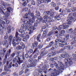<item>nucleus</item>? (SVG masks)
<instances>
[{
    "label": "nucleus",
    "instance_id": "nucleus-41",
    "mask_svg": "<svg viewBox=\"0 0 76 76\" xmlns=\"http://www.w3.org/2000/svg\"><path fill=\"white\" fill-rule=\"evenodd\" d=\"M24 22L25 23L24 24H26V25H27V24L28 25H29V24L30 23V21H28V20H25Z\"/></svg>",
    "mask_w": 76,
    "mask_h": 76
},
{
    "label": "nucleus",
    "instance_id": "nucleus-12",
    "mask_svg": "<svg viewBox=\"0 0 76 76\" xmlns=\"http://www.w3.org/2000/svg\"><path fill=\"white\" fill-rule=\"evenodd\" d=\"M28 15H30V16L31 17H33V16H34V13H31V10H30V9H29L28 10V14L26 13L25 14V15L23 17V18H24V19H25V18L27 19V18H28Z\"/></svg>",
    "mask_w": 76,
    "mask_h": 76
},
{
    "label": "nucleus",
    "instance_id": "nucleus-37",
    "mask_svg": "<svg viewBox=\"0 0 76 76\" xmlns=\"http://www.w3.org/2000/svg\"><path fill=\"white\" fill-rule=\"evenodd\" d=\"M25 34V33L24 31H23L21 33V35L20 36H20L21 37L23 38L25 37V36H24Z\"/></svg>",
    "mask_w": 76,
    "mask_h": 76
},
{
    "label": "nucleus",
    "instance_id": "nucleus-17",
    "mask_svg": "<svg viewBox=\"0 0 76 76\" xmlns=\"http://www.w3.org/2000/svg\"><path fill=\"white\" fill-rule=\"evenodd\" d=\"M58 41H61V40H60V39L55 40V43L54 44V45H52V47H53L55 49L58 47V45L57 44H58Z\"/></svg>",
    "mask_w": 76,
    "mask_h": 76
},
{
    "label": "nucleus",
    "instance_id": "nucleus-29",
    "mask_svg": "<svg viewBox=\"0 0 76 76\" xmlns=\"http://www.w3.org/2000/svg\"><path fill=\"white\" fill-rule=\"evenodd\" d=\"M2 52L3 53V54H5L7 51V49L5 48H3L1 50Z\"/></svg>",
    "mask_w": 76,
    "mask_h": 76
},
{
    "label": "nucleus",
    "instance_id": "nucleus-26",
    "mask_svg": "<svg viewBox=\"0 0 76 76\" xmlns=\"http://www.w3.org/2000/svg\"><path fill=\"white\" fill-rule=\"evenodd\" d=\"M50 11H45L44 12L43 14V15L45 16H48L50 13Z\"/></svg>",
    "mask_w": 76,
    "mask_h": 76
},
{
    "label": "nucleus",
    "instance_id": "nucleus-16",
    "mask_svg": "<svg viewBox=\"0 0 76 76\" xmlns=\"http://www.w3.org/2000/svg\"><path fill=\"white\" fill-rule=\"evenodd\" d=\"M0 12L1 13H2L4 14V15H5V17H7V18L8 16H10V13H9V12L7 11L5 13L3 12V10L1 8H0Z\"/></svg>",
    "mask_w": 76,
    "mask_h": 76
},
{
    "label": "nucleus",
    "instance_id": "nucleus-23",
    "mask_svg": "<svg viewBox=\"0 0 76 76\" xmlns=\"http://www.w3.org/2000/svg\"><path fill=\"white\" fill-rule=\"evenodd\" d=\"M60 15H58L54 17L55 20H60L61 19V18H60Z\"/></svg>",
    "mask_w": 76,
    "mask_h": 76
},
{
    "label": "nucleus",
    "instance_id": "nucleus-4",
    "mask_svg": "<svg viewBox=\"0 0 76 76\" xmlns=\"http://www.w3.org/2000/svg\"><path fill=\"white\" fill-rule=\"evenodd\" d=\"M69 35L67 34L66 36V38L62 39V42L60 44V47H62L65 45H67V43H66L64 42H67V40L69 39Z\"/></svg>",
    "mask_w": 76,
    "mask_h": 76
},
{
    "label": "nucleus",
    "instance_id": "nucleus-27",
    "mask_svg": "<svg viewBox=\"0 0 76 76\" xmlns=\"http://www.w3.org/2000/svg\"><path fill=\"white\" fill-rule=\"evenodd\" d=\"M63 70H64V68L63 67H61L58 70V72H59V75L60 74V73H61L63 72Z\"/></svg>",
    "mask_w": 76,
    "mask_h": 76
},
{
    "label": "nucleus",
    "instance_id": "nucleus-38",
    "mask_svg": "<svg viewBox=\"0 0 76 76\" xmlns=\"http://www.w3.org/2000/svg\"><path fill=\"white\" fill-rule=\"evenodd\" d=\"M41 33H40L37 36V37L36 38L37 41H39V39H40V38L41 37Z\"/></svg>",
    "mask_w": 76,
    "mask_h": 76
},
{
    "label": "nucleus",
    "instance_id": "nucleus-57",
    "mask_svg": "<svg viewBox=\"0 0 76 76\" xmlns=\"http://www.w3.org/2000/svg\"><path fill=\"white\" fill-rule=\"evenodd\" d=\"M50 66L51 68H53V67H54L55 66V65H54V64H50Z\"/></svg>",
    "mask_w": 76,
    "mask_h": 76
},
{
    "label": "nucleus",
    "instance_id": "nucleus-13",
    "mask_svg": "<svg viewBox=\"0 0 76 76\" xmlns=\"http://www.w3.org/2000/svg\"><path fill=\"white\" fill-rule=\"evenodd\" d=\"M59 12H61L60 14V15H62V16H64V15H66V13H67V11H66L64 9H63L61 8L59 9Z\"/></svg>",
    "mask_w": 76,
    "mask_h": 76
},
{
    "label": "nucleus",
    "instance_id": "nucleus-19",
    "mask_svg": "<svg viewBox=\"0 0 76 76\" xmlns=\"http://www.w3.org/2000/svg\"><path fill=\"white\" fill-rule=\"evenodd\" d=\"M21 27L23 28V31H25L26 30V29H28V24H23L21 26Z\"/></svg>",
    "mask_w": 76,
    "mask_h": 76
},
{
    "label": "nucleus",
    "instance_id": "nucleus-54",
    "mask_svg": "<svg viewBox=\"0 0 76 76\" xmlns=\"http://www.w3.org/2000/svg\"><path fill=\"white\" fill-rule=\"evenodd\" d=\"M24 72V71L23 70H22V71H21L19 73V75H22L23 74V73Z\"/></svg>",
    "mask_w": 76,
    "mask_h": 76
},
{
    "label": "nucleus",
    "instance_id": "nucleus-9",
    "mask_svg": "<svg viewBox=\"0 0 76 76\" xmlns=\"http://www.w3.org/2000/svg\"><path fill=\"white\" fill-rule=\"evenodd\" d=\"M64 49L62 48L60 50H54L52 51L53 56H55L57 53H62L64 51Z\"/></svg>",
    "mask_w": 76,
    "mask_h": 76
},
{
    "label": "nucleus",
    "instance_id": "nucleus-28",
    "mask_svg": "<svg viewBox=\"0 0 76 76\" xmlns=\"http://www.w3.org/2000/svg\"><path fill=\"white\" fill-rule=\"evenodd\" d=\"M69 25H66V24L64 23L63 25V29H66L67 28H69Z\"/></svg>",
    "mask_w": 76,
    "mask_h": 76
},
{
    "label": "nucleus",
    "instance_id": "nucleus-50",
    "mask_svg": "<svg viewBox=\"0 0 76 76\" xmlns=\"http://www.w3.org/2000/svg\"><path fill=\"white\" fill-rule=\"evenodd\" d=\"M47 32H48V31H47V30H45V31H43L44 35H46V34H47Z\"/></svg>",
    "mask_w": 76,
    "mask_h": 76
},
{
    "label": "nucleus",
    "instance_id": "nucleus-1",
    "mask_svg": "<svg viewBox=\"0 0 76 76\" xmlns=\"http://www.w3.org/2000/svg\"><path fill=\"white\" fill-rule=\"evenodd\" d=\"M62 28H63V26L62 25H60L57 28L56 26H54L52 30L48 34V37H50L53 34H58V30L60 31L62 29Z\"/></svg>",
    "mask_w": 76,
    "mask_h": 76
},
{
    "label": "nucleus",
    "instance_id": "nucleus-58",
    "mask_svg": "<svg viewBox=\"0 0 76 76\" xmlns=\"http://www.w3.org/2000/svg\"><path fill=\"white\" fill-rule=\"evenodd\" d=\"M30 69L26 68L25 71V73H26L27 72H28L29 71Z\"/></svg>",
    "mask_w": 76,
    "mask_h": 76
},
{
    "label": "nucleus",
    "instance_id": "nucleus-30",
    "mask_svg": "<svg viewBox=\"0 0 76 76\" xmlns=\"http://www.w3.org/2000/svg\"><path fill=\"white\" fill-rule=\"evenodd\" d=\"M49 17L47 16H45L43 17V18L44 19V20H45L46 22H47V21L48 20V18Z\"/></svg>",
    "mask_w": 76,
    "mask_h": 76
},
{
    "label": "nucleus",
    "instance_id": "nucleus-63",
    "mask_svg": "<svg viewBox=\"0 0 76 76\" xmlns=\"http://www.w3.org/2000/svg\"><path fill=\"white\" fill-rule=\"evenodd\" d=\"M41 72H42L41 71H39L38 73V76H41V75H42V73Z\"/></svg>",
    "mask_w": 76,
    "mask_h": 76
},
{
    "label": "nucleus",
    "instance_id": "nucleus-48",
    "mask_svg": "<svg viewBox=\"0 0 76 76\" xmlns=\"http://www.w3.org/2000/svg\"><path fill=\"white\" fill-rule=\"evenodd\" d=\"M42 20H41L39 19H37L36 20V22L37 23H41V21H42Z\"/></svg>",
    "mask_w": 76,
    "mask_h": 76
},
{
    "label": "nucleus",
    "instance_id": "nucleus-51",
    "mask_svg": "<svg viewBox=\"0 0 76 76\" xmlns=\"http://www.w3.org/2000/svg\"><path fill=\"white\" fill-rule=\"evenodd\" d=\"M28 8H24L23 9V11L25 10V12H27V11H28Z\"/></svg>",
    "mask_w": 76,
    "mask_h": 76
},
{
    "label": "nucleus",
    "instance_id": "nucleus-49",
    "mask_svg": "<svg viewBox=\"0 0 76 76\" xmlns=\"http://www.w3.org/2000/svg\"><path fill=\"white\" fill-rule=\"evenodd\" d=\"M72 56L74 57V59L75 61H76V54H73L72 55Z\"/></svg>",
    "mask_w": 76,
    "mask_h": 76
},
{
    "label": "nucleus",
    "instance_id": "nucleus-32",
    "mask_svg": "<svg viewBox=\"0 0 76 76\" xmlns=\"http://www.w3.org/2000/svg\"><path fill=\"white\" fill-rule=\"evenodd\" d=\"M36 17V18L38 19H40L41 20H43V18H41V16H40V15H37Z\"/></svg>",
    "mask_w": 76,
    "mask_h": 76
},
{
    "label": "nucleus",
    "instance_id": "nucleus-6",
    "mask_svg": "<svg viewBox=\"0 0 76 76\" xmlns=\"http://www.w3.org/2000/svg\"><path fill=\"white\" fill-rule=\"evenodd\" d=\"M65 57H67L65 58V60H66L68 63L69 65H72L73 64V62H72V59L69 58L70 56L68 54H65Z\"/></svg>",
    "mask_w": 76,
    "mask_h": 76
},
{
    "label": "nucleus",
    "instance_id": "nucleus-24",
    "mask_svg": "<svg viewBox=\"0 0 76 76\" xmlns=\"http://www.w3.org/2000/svg\"><path fill=\"white\" fill-rule=\"evenodd\" d=\"M35 53H36L37 55H38L39 54V51L38 50V49L37 48H36L34 51L33 54H35Z\"/></svg>",
    "mask_w": 76,
    "mask_h": 76
},
{
    "label": "nucleus",
    "instance_id": "nucleus-56",
    "mask_svg": "<svg viewBox=\"0 0 76 76\" xmlns=\"http://www.w3.org/2000/svg\"><path fill=\"white\" fill-rule=\"evenodd\" d=\"M33 61V59L32 58H30L28 60V62H29V63H31V62H32V61Z\"/></svg>",
    "mask_w": 76,
    "mask_h": 76
},
{
    "label": "nucleus",
    "instance_id": "nucleus-14",
    "mask_svg": "<svg viewBox=\"0 0 76 76\" xmlns=\"http://www.w3.org/2000/svg\"><path fill=\"white\" fill-rule=\"evenodd\" d=\"M53 72H51V75L52 76H57V75H59V72L58 71V69H53Z\"/></svg>",
    "mask_w": 76,
    "mask_h": 76
},
{
    "label": "nucleus",
    "instance_id": "nucleus-42",
    "mask_svg": "<svg viewBox=\"0 0 76 76\" xmlns=\"http://www.w3.org/2000/svg\"><path fill=\"white\" fill-rule=\"evenodd\" d=\"M42 47H43V45H41L40 44L38 46L37 49L40 50V49H41V48H42Z\"/></svg>",
    "mask_w": 76,
    "mask_h": 76
},
{
    "label": "nucleus",
    "instance_id": "nucleus-52",
    "mask_svg": "<svg viewBox=\"0 0 76 76\" xmlns=\"http://www.w3.org/2000/svg\"><path fill=\"white\" fill-rule=\"evenodd\" d=\"M8 38V35L7 34H6L5 35L4 37V39H7Z\"/></svg>",
    "mask_w": 76,
    "mask_h": 76
},
{
    "label": "nucleus",
    "instance_id": "nucleus-46",
    "mask_svg": "<svg viewBox=\"0 0 76 76\" xmlns=\"http://www.w3.org/2000/svg\"><path fill=\"white\" fill-rule=\"evenodd\" d=\"M11 9H12V8L10 7H9V8H7V11L9 12H10V10H11Z\"/></svg>",
    "mask_w": 76,
    "mask_h": 76
},
{
    "label": "nucleus",
    "instance_id": "nucleus-25",
    "mask_svg": "<svg viewBox=\"0 0 76 76\" xmlns=\"http://www.w3.org/2000/svg\"><path fill=\"white\" fill-rule=\"evenodd\" d=\"M15 41H16V38L14 37L12 42V44L13 47H15V46H16V43L15 42Z\"/></svg>",
    "mask_w": 76,
    "mask_h": 76
},
{
    "label": "nucleus",
    "instance_id": "nucleus-3",
    "mask_svg": "<svg viewBox=\"0 0 76 76\" xmlns=\"http://www.w3.org/2000/svg\"><path fill=\"white\" fill-rule=\"evenodd\" d=\"M21 53V52L20 51H18V52H16V54L17 56H16L15 57V59L17 61H19L18 63L19 64H20L23 62V60H22V58H20L19 55H20V54Z\"/></svg>",
    "mask_w": 76,
    "mask_h": 76
},
{
    "label": "nucleus",
    "instance_id": "nucleus-34",
    "mask_svg": "<svg viewBox=\"0 0 76 76\" xmlns=\"http://www.w3.org/2000/svg\"><path fill=\"white\" fill-rule=\"evenodd\" d=\"M37 1H38V3L39 4H41V3H43L44 2L43 0H37Z\"/></svg>",
    "mask_w": 76,
    "mask_h": 76
},
{
    "label": "nucleus",
    "instance_id": "nucleus-43",
    "mask_svg": "<svg viewBox=\"0 0 76 76\" xmlns=\"http://www.w3.org/2000/svg\"><path fill=\"white\" fill-rule=\"evenodd\" d=\"M54 44V42H53V41H52L51 42H50L49 43V45L50 46V47H51L52 45H53Z\"/></svg>",
    "mask_w": 76,
    "mask_h": 76
},
{
    "label": "nucleus",
    "instance_id": "nucleus-2",
    "mask_svg": "<svg viewBox=\"0 0 76 76\" xmlns=\"http://www.w3.org/2000/svg\"><path fill=\"white\" fill-rule=\"evenodd\" d=\"M10 53H11V49H9L8 50H7L5 55L4 58L3 60V64H6V62H7V57H9L10 55Z\"/></svg>",
    "mask_w": 76,
    "mask_h": 76
},
{
    "label": "nucleus",
    "instance_id": "nucleus-10",
    "mask_svg": "<svg viewBox=\"0 0 76 76\" xmlns=\"http://www.w3.org/2000/svg\"><path fill=\"white\" fill-rule=\"evenodd\" d=\"M6 25V23L4 21L0 20V31L1 29H3L4 28V25Z\"/></svg>",
    "mask_w": 76,
    "mask_h": 76
},
{
    "label": "nucleus",
    "instance_id": "nucleus-45",
    "mask_svg": "<svg viewBox=\"0 0 76 76\" xmlns=\"http://www.w3.org/2000/svg\"><path fill=\"white\" fill-rule=\"evenodd\" d=\"M17 49L18 50H20L22 49V47L20 45H18L17 47Z\"/></svg>",
    "mask_w": 76,
    "mask_h": 76
},
{
    "label": "nucleus",
    "instance_id": "nucleus-21",
    "mask_svg": "<svg viewBox=\"0 0 76 76\" xmlns=\"http://www.w3.org/2000/svg\"><path fill=\"white\" fill-rule=\"evenodd\" d=\"M38 42H35L34 43H32V46H31L32 48H34V47H37L38 45Z\"/></svg>",
    "mask_w": 76,
    "mask_h": 76
},
{
    "label": "nucleus",
    "instance_id": "nucleus-59",
    "mask_svg": "<svg viewBox=\"0 0 76 76\" xmlns=\"http://www.w3.org/2000/svg\"><path fill=\"white\" fill-rule=\"evenodd\" d=\"M59 6L56 7H55V9L56 10L58 11L59 10Z\"/></svg>",
    "mask_w": 76,
    "mask_h": 76
},
{
    "label": "nucleus",
    "instance_id": "nucleus-62",
    "mask_svg": "<svg viewBox=\"0 0 76 76\" xmlns=\"http://www.w3.org/2000/svg\"><path fill=\"white\" fill-rule=\"evenodd\" d=\"M31 3L32 5H33V6L35 5V1H31Z\"/></svg>",
    "mask_w": 76,
    "mask_h": 76
},
{
    "label": "nucleus",
    "instance_id": "nucleus-64",
    "mask_svg": "<svg viewBox=\"0 0 76 76\" xmlns=\"http://www.w3.org/2000/svg\"><path fill=\"white\" fill-rule=\"evenodd\" d=\"M51 38L49 37L46 39V41L48 42H49V41H51Z\"/></svg>",
    "mask_w": 76,
    "mask_h": 76
},
{
    "label": "nucleus",
    "instance_id": "nucleus-11",
    "mask_svg": "<svg viewBox=\"0 0 76 76\" xmlns=\"http://www.w3.org/2000/svg\"><path fill=\"white\" fill-rule=\"evenodd\" d=\"M48 53V52L47 50H46L44 48H42L41 50V56L42 57H44V56L46 55Z\"/></svg>",
    "mask_w": 76,
    "mask_h": 76
},
{
    "label": "nucleus",
    "instance_id": "nucleus-20",
    "mask_svg": "<svg viewBox=\"0 0 76 76\" xmlns=\"http://www.w3.org/2000/svg\"><path fill=\"white\" fill-rule=\"evenodd\" d=\"M12 62H10L9 64V65H5L4 66V70L6 69H10L12 67Z\"/></svg>",
    "mask_w": 76,
    "mask_h": 76
},
{
    "label": "nucleus",
    "instance_id": "nucleus-61",
    "mask_svg": "<svg viewBox=\"0 0 76 76\" xmlns=\"http://www.w3.org/2000/svg\"><path fill=\"white\" fill-rule=\"evenodd\" d=\"M49 15H50V16H54V13L51 12Z\"/></svg>",
    "mask_w": 76,
    "mask_h": 76
},
{
    "label": "nucleus",
    "instance_id": "nucleus-18",
    "mask_svg": "<svg viewBox=\"0 0 76 76\" xmlns=\"http://www.w3.org/2000/svg\"><path fill=\"white\" fill-rule=\"evenodd\" d=\"M2 44L3 46H5L6 48L9 47V43L7 40L3 41Z\"/></svg>",
    "mask_w": 76,
    "mask_h": 76
},
{
    "label": "nucleus",
    "instance_id": "nucleus-35",
    "mask_svg": "<svg viewBox=\"0 0 76 76\" xmlns=\"http://www.w3.org/2000/svg\"><path fill=\"white\" fill-rule=\"evenodd\" d=\"M18 66L19 65L17 63H15V64H13L12 65V67H18Z\"/></svg>",
    "mask_w": 76,
    "mask_h": 76
},
{
    "label": "nucleus",
    "instance_id": "nucleus-5",
    "mask_svg": "<svg viewBox=\"0 0 76 76\" xmlns=\"http://www.w3.org/2000/svg\"><path fill=\"white\" fill-rule=\"evenodd\" d=\"M28 28H29L28 29V30L29 31V34L30 35L31 34H32V33L34 32V31L36 29L35 26H32V24H29Z\"/></svg>",
    "mask_w": 76,
    "mask_h": 76
},
{
    "label": "nucleus",
    "instance_id": "nucleus-55",
    "mask_svg": "<svg viewBox=\"0 0 76 76\" xmlns=\"http://www.w3.org/2000/svg\"><path fill=\"white\" fill-rule=\"evenodd\" d=\"M36 13L37 15H40V12H39V11L37 10H36Z\"/></svg>",
    "mask_w": 76,
    "mask_h": 76
},
{
    "label": "nucleus",
    "instance_id": "nucleus-8",
    "mask_svg": "<svg viewBox=\"0 0 76 76\" xmlns=\"http://www.w3.org/2000/svg\"><path fill=\"white\" fill-rule=\"evenodd\" d=\"M76 19L74 18H73V17L71 16L68 18L66 20V21L68 22L67 23L68 25H71L72 23V20L75 21Z\"/></svg>",
    "mask_w": 76,
    "mask_h": 76
},
{
    "label": "nucleus",
    "instance_id": "nucleus-39",
    "mask_svg": "<svg viewBox=\"0 0 76 76\" xmlns=\"http://www.w3.org/2000/svg\"><path fill=\"white\" fill-rule=\"evenodd\" d=\"M48 20L47 22H53V21L52 20L51 18H50V17H49Z\"/></svg>",
    "mask_w": 76,
    "mask_h": 76
},
{
    "label": "nucleus",
    "instance_id": "nucleus-31",
    "mask_svg": "<svg viewBox=\"0 0 76 76\" xmlns=\"http://www.w3.org/2000/svg\"><path fill=\"white\" fill-rule=\"evenodd\" d=\"M10 27H11V26H10V25L9 26H8L7 28L8 33H10L11 32V29L10 28Z\"/></svg>",
    "mask_w": 76,
    "mask_h": 76
},
{
    "label": "nucleus",
    "instance_id": "nucleus-36",
    "mask_svg": "<svg viewBox=\"0 0 76 76\" xmlns=\"http://www.w3.org/2000/svg\"><path fill=\"white\" fill-rule=\"evenodd\" d=\"M49 25L47 24H46L45 25V26H44L42 27V31H43V29H45L46 28V27H48V26Z\"/></svg>",
    "mask_w": 76,
    "mask_h": 76
},
{
    "label": "nucleus",
    "instance_id": "nucleus-15",
    "mask_svg": "<svg viewBox=\"0 0 76 76\" xmlns=\"http://www.w3.org/2000/svg\"><path fill=\"white\" fill-rule=\"evenodd\" d=\"M61 33L60 34H57L56 35V37L57 38V39H57V40H58V39H60L61 40V41H58V44H59L60 46V45L61 44V43L60 42L62 43V41H63V39H62V38L61 37H60V36H61Z\"/></svg>",
    "mask_w": 76,
    "mask_h": 76
},
{
    "label": "nucleus",
    "instance_id": "nucleus-7",
    "mask_svg": "<svg viewBox=\"0 0 76 76\" xmlns=\"http://www.w3.org/2000/svg\"><path fill=\"white\" fill-rule=\"evenodd\" d=\"M19 35V33L17 31H16L15 33V37L16 39V42H17L18 43H17V44H19V43H20V42L22 40V38H21L18 37Z\"/></svg>",
    "mask_w": 76,
    "mask_h": 76
},
{
    "label": "nucleus",
    "instance_id": "nucleus-22",
    "mask_svg": "<svg viewBox=\"0 0 76 76\" xmlns=\"http://www.w3.org/2000/svg\"><path fill=\"white\" fill-rule=\"evenodd\" d=\"M58 64L60 66V67H64L65 66H66V64H67V63L65 62L66 65H64L62 62L58 61Z\"/></svg>",
    "mask_w": 76,
    "mask_h": 76
},
{
    "label": "nucleus",
    "instance_id": "nucleus-53",
    "mask_svg": "<svg viewBox=\"0 0 76 76\" xmlns=\"http://www.w3.org/2000/svg\"><path fill=\"white\" fill-rule=\"evenodd\" d=\"M1 4L2 6H6V4L5 3L2 1H1Z\"/></svg>",
    "mask_w": 76,
    "mask_h": 76
},
{
    "label": "nucleus",
    "instance_id": "nucleus-44",
    "mask_svg": "<svg viewBox=\"0 0 76 76\" xmlns=\"http://www.w3.org/2000/svg\"><path fill=\"white\" fill-rule=\"evenodd\" d=\"M68 49L69 50H72L73 48H74V47H73V46L72 45H69L68 47Z\"/></svg>",
    "mask_w": 76,
    "mask_h": 76
},
{
    "label": "nucleus",
    "instance_id": "nucleus-33",
    "mask_svg": "<svg viewBox=\"0 0 76 76\" xmlns=\"http://www.w3.org/2000/svg\"><path fill=\"white\" fill-rule=\"evenodd\" d=\"M13 39V36L11 34L9 35V40L12 41V40Z\"/></svg>",
    "mask_w": 76,
    "mask_h": 76
},
{
    "label": "nucleus",
    "instance_id": "nucleus-40",
    "mask_svg": "<svg viewBox=\"0 0 76 76\" xmlns=\"http://www.w3.org/2000/svg\"><path fill=\"white\" fill-rule=\"evenodd\" d=\"M42 56H41V54L40 56H39L38 57V59L37 60V62L41 60V59L42 58Z\"/></svg>",
    "mask_w": 76,
    "mask_h": 76
},
{
    "label": "nucleus",
    "instance_id": "nucleus-47",
    "mask_svg": "<svg viewBox=\"0 0 76 76\" xmlns=\"http://www.w3.org/2000/svg\"><path fill=\"white\" fill-rule=\"evenodd\" d=\"M30 65H31V67H34V65H35V64L32 62L30 63Z\"/></svg>",
    "mask_w": 76,
    "mask_h": 76
},
{
    "label": "nucleus",
    "instance_id": "nucleus-60",
    "mask_svg": "<svg viewBox=\"0 0 76 76\" xmlns=\"http://www.w3.org/2000/svg\"><path fill=\"white\" fill-rule=\"evenodd\" d=\"M65 33V31L64 30H61L60 32L61 34H64Z\"/></svg>",
    "mask_w": 76,
    "mask_h": 76
}]
</instances>
